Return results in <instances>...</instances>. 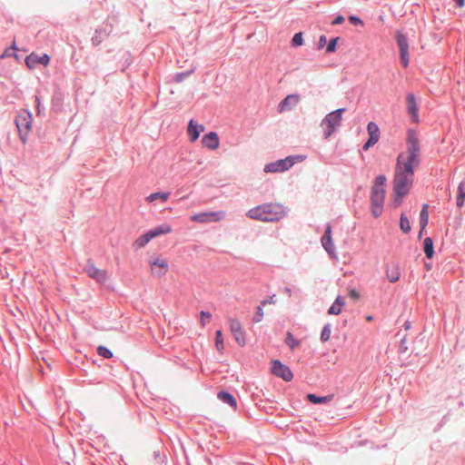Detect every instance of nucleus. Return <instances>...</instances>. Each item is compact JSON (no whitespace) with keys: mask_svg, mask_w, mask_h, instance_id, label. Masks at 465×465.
Instances as JSON below:
<instances>
[{"mask_svg":"<svg viewBox=\"0 0 465 465\" xmlns=\"http://www.w3.org/2000/svg\"><path fill=\"white\" fill-rule=\"evenodd\" d=\"M406 153L397 156L392 181L394 203L399 206L409 193L414 180V169L420 163V145L417 133L409 129L406 137Z\"/></svg>","mask_w":465,"mask_h":465,"instance_id":"1","label":"nucleus"},{"mask_svg":"<svg viewBox=\"0 0 465 465\" xmlns=\"http://www.w3.org/2000/svg\"><path fill=\"white\" fill-rule=\"evenodd\" d=\"M247 217L262 222H278L286 215L285 208L279 203H263L250 209Z\"/></svg>","mask_w":465,"mask_h":465,"instance_id":"2","label":"nucleus"},{"mask_svg":"<svg viewBox=\"0 0 465 465\" xmlns=\"http://www.w3.org/2000/svg\"><path fill=\"white\" fill-rule=\"evenodd\" d=\"M386 177L382 174L378 175L373 183L371 192V210L374 217L381 215L385 200Z\"/></svg>","mask_w":465,"mask_h":465,"instance_id":"3","label":"nucleus"},{"mask_svg":"<svg viewBox=\"0 0 465 465\" xmlns=\"http://www.w3.org/2000/svg\"><path fill=\"white\" fill-rule=\"evenodd\" d=\"M345 111V108H339L326 114V116L322 120L321 126L326 125L323 131L324 139L330 138L335 133L337 127L341 125L342 114Z\"/></svg>","mask_w":465,"mask_h":465,"instance_id":"4","label":"nucleus"},{"mask_svg":"<svg viewBox=\"0 0 465 465\" xmlns=\"http://www.w3.org/2000/svg\"><path fill=\"white\" fill-rule=\"evenodd\" d=\"M15 122L18 129L21 141L23 143H25L27 135L32 129V114L28 110L23 109L15 116Z\"/></svg>","mask_w":465,"mask_h":465,"instance_id":"5","label":"nucleus"},{"mask_svg":"<svg viewBox=\"0 0 465 465\" xmlns=\"http://www.w3.org/2000/svg\"><path fill=\"white\" fill-rule=\"evenodd\" d=\"M302 159L301 155H291L284 159L265 164L263 171L265 173H278L289 170L297 160Z\"/></svg>","mask_w":465,"mask_h":465,"instance_id":"6","label":"nucleus"},{"mask_svg":"<svg viewBox=\"0 0 465 465\" xmlns=\"http://www.w3.org/2000/svg\"><path fill=\"white\" fill-rule=\"evenodd\" d=\"M396 42L400 51V62L404 68H407L410 63L408 37L403 33L398 31L396 33Z\"/></svg>","mask_w":465,"mask_h":465,"instance_id":"7","label":"nucleus"},{"mask_svg":"<svg viewBox=\"0 0 465 465\" xmlns=\"http://www.w3.org/2000/svg\"><path fill=\"white\" fill-rule=\"evenodd\" d=\"M114 31V25L110 22H104L102 25L97 27L94 31L91 41L94 46H98L103 41L107 38Z\"/></svg>","mask_w":465,"mask_h":465,"instance_id":"8","label":"nucleus"},{"mask_svg":"<svg viewBox=\"0 0 465 465\" xmlns=\"http://www.w3.org/2000/svg\"><path fill=\"white\" fill-rule=\"evenodd\" d=\"M229 326L231 333L233 336L236 343L240 347H243L246 344L245 331L240 321H238L237 319L230 318Z\"/></svg>","mask_w":465,"mask_h":465,"instance_id":"9","label":"nucleus"},{"mask_svg":"<svg viewBox=\"0 0 465 465\" xmlns=\"http://www.w3.org/2000/svg\"><path fill=\"white\" fill-rule=\"evenodd\" d=\"M84 272L90 278L95 280L99 283H104L108 280V274L106 271L98 269L92 262V260H88L84 268Z\"/></svg>","mask_w":465,"mask_h":465,"instance_id":"10","label":"nucleus"},{"mask_svg":"<svg viewBox=\"0 0 465 465\" xmlns=\"http://www.w3.org/2000/svg\"><path fill=\"white\" fill-rule=\"evenodd\" d=\"M271 370L273 375L282 378L284 381H291L293 379V373L291 369L279 360L272 361Z\"/></svg>","mask_w":465,"mask_h":465,"instance_id":"11","label":"nucleus"},{"mask_svg":"<svg viewBox=\"0 0 465 465\" xmlns=\"http://www.w3.org/2000/svg\"><path fill=\"white\" fill-rule=\"evenodd\" d=\"M223 212H204L193 215L191 220L195 223H206L211 222H219L223 218Z\"/></svg>","mask_w":465,"mask_h":465,"instance_id":"12","label":"nucleus"},{"mask_svg":"<svg viewBox=\"0 0 465 465\" xmlns=\"http://www.w3.org/2000/svg\"><path fill=\"white\" fill-rule=\"evenodd\" d=\"M406 107L407 113L411 116V122L414 124H418L420 122L419 104L416 101L415 95L411 93H409L406 95Z\"/></svg>","mask_w":465,"mask_h":465,"instance_id":"13","label":"nucleus"},{"mask_svg":"<svg viewBox=\"0 0 465 465\" xmlns=\"http://www.w3.org/2000/svg\"><path fill=\"white\" fill-rule=\"evenodd\" d=\"M321 242L331 257H336L335 247L331 238V226L330 224H327L325 232L321 238Z\"/></svg>","mask_w":465,"mask_h":465,"instance_id":"14","label":"nucleus"},{"mask_svg":"<svg viewBox=\"0 0 465 465\" xmlns=\"http://www.w3.org/2000/svg\"><path fill=\"white\" fill-rule=\"evenodd\" d=\"M50 62V56L46 54H44L42 55L35 54V53H32L31 54L27 55L25 58V64L30 68H35L37 64H43L47 65Z\"/></svg>","mask_w":465,"mask_h":465,"instance_id":"15","label":"nucleus"},{"mask_svg":"<svg viewBox=\"0 0 465 465\" xmlns=\"http://www.w3.org/2000/svg\"><path fill=\"white\" fill-rule=\"evenodd\" d=\"M153 274L157 277L163 276L168 270V263L165 259L156 258L153 261H150Z\"/></svg>","mask_w":465,"mask_h":465,"instance_id":"16","label":"nucleus"},{"mask_svg":"<svg viewBox=\"0 0 465 465\" xmlns=\"http://www.w3.org/2000/svg\"><path fill=\"white\" fill-rule=\"evenodd\" d=\"M202 143L203 147L215 150L219 147V136L215 132H210L203 135Z\"/></svg>","mask_w":465,"mask_h":465,"instance_id":"17","label":"nucleus"},{"mask_svg":"<svg viewBox=\"0 0 465 465\" xmlns=\"http://www.w3.org/2000/svg\"><path fill=\"white\" fill-rule=\"evenodd\" d=\"M298 94H290L287 95L284 99H282L278 106L279 112L282 113L284 111H288L292 109V105H295L299 102Z\"/></svg>","mask_w":465,"mask_h":465,"instance_id":"18","label":"nucleus"},{"mask_svg":"<svg viewBox=\"0 0 465 465\" xmlns=\"http://www.w3.org/2000/svg\"><path fill=\"white\" fill-rule=\"evenodd\" d=\"M217 398L220 400L223 403L229 405L232 407L234 411L237 410V401L236 398L226 391H220L217 393Z\"/></svg>","mask_w":465,"mask_h":465,"instance_id":"19","label":"nucleus"},{"mask_svg":"<svg viewBox=\"0 0 465 465\" xmlns=\"http://www.w3.org/2000/svg\"><path fill=\"white\" fill-rule=\"evenodd\" d=\"M386 277L391 282H396L401 277L400 267L396 263L388 265L386 268Z\"/></svg>","mask_w":465,"mask_h":465,"instance_id":"20","label":"nucleus"},{"mask_svg":"<svg viewBox=\"0 0 465 465\" xmlns=\"http://www.w3.org/2000/svg\"><path fill=\"white\" fill-rule=\"evenodd\" d=\"M203 128L204 127L202 124H196L193 120H191L187 129L190 139L192 141H196Z\"/></svg>","mask_w":465,"mask_h":465,"instance_id":"21","label":"nucleus"},{"mask_svg":"<svg viewBox=\"0 0 465 465\" xmlns=\"http://www.w3.org/2000/svg\"><path fill=\"white\" fill-rule=\"evenodd\" d=\"M333 398H334L333 394H329L326 396H318L316 394L310 393L307 395L308 401L313 404H323V403L332 401Z\"/></svg>","mask_w":465,"mask_h":465,"instance_id":"22","label":"nucleus"},{"mask_svg":"<svg viewBox=\"0 0 465 465\" xmlns=\"http://www.w3.org/2000/svg\"><path fill=\"white\" fill-rule=\"evenodd\" d=\"M345 302L341 296H338L334 302L331 304V306L328 310L329 314L332 315H338L341 312L342 306H344Z\"/></svg>","mask_w":465,"mask_h":465,"instance_id":"23","label":"nucleus"},{"mask_svg":"<svg viewBox=\"0 0 465 465\" xmlns=\"http://www.w3.org/2000/svg\"><path fill=\"white\" fill-rule=\"evenodd\" d=\"M149 232H151L153 238H155L159 235L171 232L172 227H171V225H169L167 223H163V224L156 226L153 229H151Z\"/></svg>","mask_w":465,"mask_h":465,"instance_id":"24","label":"nucleus"},{"mask_svg":"<svg viewBox=\"0 0 465 465\" xmlns=\"http://www.w3.org/2000/svg\"><path fill=\"white\" fill-rule=\"evenodd\" d=\"M423 251L428 259H432L434 256L433 241L430 237H426L423 241Z\"/></svg>","mask_w":465,"mask_h":465,"instance_id":"25","label":"nucleus"},{"mask_svg":"<svg viewBox=\"0 0 465 465\" xmlns=\"http://www.w3.org/2000/svg\"><path fill=\"white\" fill-rule=\"evenodd\" d=\"M367 131L370 138H374V140H377L379 142L381 133L380 128L376 123L370 122L367 124Z\"/></svg>","mask_w":465,"mask_h":465,"instance_id":"26","label":"nucleus"},{"mask_svg":"<svg viewBox=\"0 0 465 465\" xmlns=\"http://www.w3.org/2000/svg\"><path fill=\"white\" fill-rule=\"evenodd\" d=\"M153 238L151 232L148 231L147 232L143 233L135 240V242H134V246L135 248H142L145 246Z\"/></svg>","mask_w":465,"mask_h":465,"instance_id":"27","label":"nucleus"},{"mask_svg":"<svg viewBox=\"0 0 465 465\" xmlns=\"http://www.w3.org/2000/svg\"><path fill=\"white\" fill-rule=\"evenodd\" d=\"M465 201V183L464 182L460 183L458 186V194L456 199V204L459 208L463 207Z\"/></svg>","mask_w":465,"mask_h":465,"instance_id":"28","label":"nucleus"},{"mask_svg":"<svg viewBox=\"0 0 465 465\" xmlns=\"http://www.w3.org/2000/svg\"><path fill=\"white\" fill-rule=\"evenodd\" d=\"M429 223V213H428V204H423L422 209L420 213V225L421 227V231H424Z\"/></svg>","mask_w":465,"mask_h":465,"instance_id":"29","label":"nucleus"},{"mask_svg":"<svg viewBox=\"0 0 465 465\" xmlns=\"http://www.w3.org/2000/svg\"><path fill=\"white\" fill-rule=\"evenodd\" d=\"M169 196H170V193L157 192V193H151L146 198V201L149 203H153L159 199L162 202H165L168 200Z\"/></svg>","mask_w":465,"mask_h":465,"instance_id":"30","label":"nucleus"},{"mask_svg":"<svg viewBox=\"0 0 465 465\" xmlns=\"http://www.w3.org/2000/svg\"><path fill=\"white\" fill-rule=\"evenodd\" d=\"M400 228L404 233H409L411 230L410 221L404 213L401 214Z\"/></svg>","mask_w":465,"mask_h":465,"instance_id":"31","label":"nucleus"},{"mask_svg":"<svg viewBox=\"0 0 465 465\" xmlns=\"http://www.w3.org/2000/svg\"><path fill=\"white\" fill-rule=\"evenodd\" d=\"M331 333V323H326L322 330L320 340L322 342H326L330 340Z\"/></svg>","mask_w":465,"mask_h":465,"instance_id":"32","label":"nucleus"},{"mask_svg":"<svg viewBox=\"0 0 465 465\" xmlns=\"http://www.w3.org/2000/svg\"><path fill=\"white\" fill-rule=\"evenodd\" d=\"M285 343L292 351H293L296 347L299 346L300 341L297 340L290 331H288L285 338Z\"/></svg>","mask_w":465,"mask_h":465,"instance_id":"33","label":"nucleus"},{"mask_svg":"<svg viewBox=\"0 0 465 465\" xmlns=\"http://www.w3.org/2000/svg\"><path fill=\"white\" fill-rule=\"evenodd\" d=\"M215 347L219 351H223L224 350L223 337L221 330H217L215 331Z\"/></svg>","mask_w":465,"mask_h":465,"instance_id":"34","label":"nucleus"},{"mask_svg":"<svg viewBox=\"0 0 465 465\" xmlns=\"http://www.w3.org/2000/svg\"><path fill=\"white\" fill-rule=\"evenodd\" d=\"M193 73V69L192 70H188V71H185V72H180V73H176L173 76V79L175 83H182L184 79H186L187 77H189Z\"/></svg>","mask_w":465,"mask_h":465,"instance_id":"35","label":"nucleus"},{"mask_svg":"<svg viewBox=\"0 0 465 465\" xmlns=\"http://www.w3.org/2000/svg\"><path fill=\"white\" fill-rule=\"evenodd\" d=\"M97 353L104 359H110L113 357V352L107 347L100 345L97 347Z\"/></svg>","mask_w":465,"mask_h":465,"instance_id":"36","label":"nucleus"},{"mask_svg":"<svg viewBox=\"0 0 465 465\" xmlns=\"http://www.w3.org/2000/svg\"><path fill=\"white\" fill-rule=\"evenodd\" d=\"M340 40V37L331 38L326 45V53L331 54L334 53L337 49V43Z\"/></svg>","mask_w":465,"mask_h":465,"instance_id":"37","label":"nucleus"},{"mask_svg":"<svg viewBox=\"0 0 465 465\" xmlns=\"http://www.w3.org/2000/svg\"><path fill=\"white\" fill-rule=\"evenodd\" d=\"M302 44H303L302 33V32L296 33L292 39V45L293 47H297V46L302 45Z\"/></svg>","mask_w":465,"mask_h":465,"instance_id":"38","label":"nucleus"},{"mask_svg":"<svg viewBox=\"0 0 465 465\" xmlns=\"http://www.w3.org/2000/svg\"><path fill=\"white\" fill-rule=\"evenodd\" d=\"M17 50L15 43L14 42L11 47L5 48L3 54H1V58L9 57L12 55H15V51Z\"/></svg>","mask_w":465,"mask_h":465,"instance_id":"39","label":"nucleus"},{"mask_svg":"<svg viewBox=\"0 0 465 465\" xmlns=\"http://www.w3.org/2000/svg\"><path fill=\"white\" fill-rule=\"evenodd\" d=\"M263 306L262 305H259L257 307V310H256V312L252 318V322L257 323V322H260L262 318H263V309H262Z\"/></svg>","mask_w":465,"mask_h":465,"instance_id":"40","label":"nucleus"},{"mask_svg":"<svg viewBox=\"0 0 465 465\" xmlns=\"http://www.w3.org/2000/svg\"><path fill=\"white\" fill-rule=\"evenodd\" d=\"M378 143L377 140H374V138H370L365 142V143L362 145L363 151H368L371 147H372L374 144Z\"/></svg>","mask_w":465,"mask_h":465,"instance_id":"41","label":"nucleus"},{"mask_svg":"<svg viewBox=\"0 0 465 465\" xmlns=\"http://www.w3.org/2000/svg\"><path fill=\"white\" fill-rule=\"evenodd\" d=\"M378 143L377 140H374V138H370L365 142V143L362 145L363 151H368L371 147H372L374 144Z\"/></svg>","mask_w":465,"mask_h":465,"instance_id":"42","label":"nucleus"},{"mask_svg":"<svg viewBox=\"0 0 465 465\" xmlns=\"http://www.w3.org/2000/svg\"><path fill=\"white\" fill-rule=\"evenodd\" d=\"M349 21L353 25H363V21L360 17H358L356 15H350L349 16Z\"/></svg>","mask_w":465,"mask_h":465,"instance_id":"43","label":"nucleus"},{"mask_svg":"<svg viewBox=\"0 0 465 465\" xmlns=\"http://www.w3.org/2000/svg\"><path fill=\"white\" fill-rule=\"evenodd\" d=\"M327 45V38L324 35H321L317 44V49H322Z\"/></svg>","mask_w":465,"mask_h":465,"instance_id":"44","label":"nucleus"},{"mask_svg":"<svg viewBox=\"0 0 465 465\" xmlns=\"http://www.w3.org/2000/svg\"><path fill=\"white\" fill-rule=\"evenodd\" d=\"M212 318V314L209 312H201V323L203 326L205 325V319L210 320Z\"/></svg>","mask_w":465,"mask_h":465,"instance_id":"45","label":"nucleus"},{"mask_svg":"<svg viewBox=\"0 0 465 465\" xmlns=\"http://www.w3.org/2000/svg\"><path fill=\"white\" fill-rule=\"evenodd\" d=\"M344 21H345V18H344L342 15H337V16H336V17L331 21V25H341V24H343V23H344Z\"/></svg>","mask_w":465,"mask_h":465,"instance_id":"46","label":"nucleus"},{"mask_svg":"<svg viewBox=\"0 0 465 465\" xmlns=\"http://www.w3.org/2000/svg\"><path fill=\"white\" fill-rule=\"evenodd\" d=\"M124 57H125L124 66L128 67L133 63L132 58H131V54L129 52H126L124 54Z\"/></svg>","mask_w":465,"mask_h":465,"instance_id":"47","label":"nucleus"},{"mask_svg":"<svg viewBox=\"0 0 465 465\" xmlns=\"http://www.w3.org/2000/svg\"><path fill=\"white\" fill-rule=\"evenodd\" d=\"M274 297H275V295H273V296H272V297H270V298H268V299L262 300V301L261 302V304H260V305H262V306H265V305H267V304H269V303H274V302H275Z\"/></svg>","mask_w":465,"mask_h":465,"instance_id":"48","label":"nucleus"},{"mask_svg":"<svg viewBox=\"0 0 465 465\" xmlns=\"http://www.w3.org/2000/svg\"><path fill=\"white\" fill-rule=\"evenodd\" d=\"M35 107H36V111H37V114H40L41 113V110H40V107H41V101H40V97L39 96H35Z\"/></svg>","mask_w":465,"mask_h":465,"instance_id":"49","label":"nucleus"},{"mask_svg":"<svg viewBox=\"0 0 465 465\" xmlns=\"http://www.w3.org/2000/svg\"><path fill=\"white\" fill-rule=\"evenodd\" d=\"M350 296L351 298L357 300L360 298V293L356 290L352 289L350 291Z\"/></svg>","mask_w":465,"mask_h":465,"instance_id":"50","label":"nucleus"},{"mask_svg":"<svg viewBox=\"0 0 465 465\" xmlns=\"http://www.w3.org/2000/svg\"><path fill=\"white\" fill-rule=\"evenodd\" d=\"M456 5L459 6V7H463L465 5V0H453Z\"/></svg>","mask_w":465,"mask_h":465,"instance_id":"51","label":"nucleus"},{"mask_svg":"<svg viewBox=\"0 0 465 465\" xmlns=\"http://www.w3.org/2000/svg\"><path fill=\"white\" fill-rule=\"evenodd\" d=\"M422 233H423V231L420 230V232H419V238H421Z\"/></svg>","mask_w":465,"mask_h":465,"instance_id":"52","label":"nucleus"},{"mask_svg":"<svg viewBox=\"0 0 465 465\" xmlns=\"http://www.w3.org/2000/svg\"><path fill=\"white\" fill-rule=\"evenodd\" d=\"M371 319H372V317H371V316H368V317H367V320H368V321H371Z\"/></svg>","mask_w":465,"mask_h":465,"instance_id":"53","label":"nucleus"}]
</instances>
